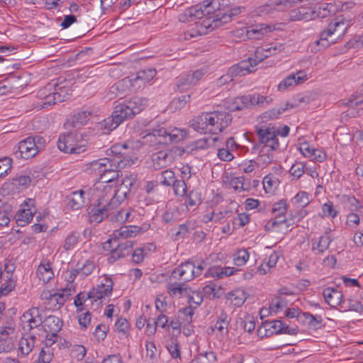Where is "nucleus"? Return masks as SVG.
I'll list each match as a JSON object with an SVG mask.
<instances>
[{
    "label": "nucleus",
    "mask_w": 363,
    "mask_h": 363,
    "mask_svg": "<svg viewBox=\"0 0 363 363\" xmlns=\"http://www.w3.org/2000/svg\"><path fill=\"white\" fill-rule=\"evenodd\" d=\"M243 177H235L231 180L233 187L237 191H247L250 184Z\"/></svg>",
    "instance_id": "nucleus-62"
},
{
    "label": "nucleus",
    "mask_w": 363,
    "mask_h": 363,
    "mask_svg": "<svg viewBox=\"0 0 363 363\" xmlns=\"http://www.w3.org/2000/svg\"><path fill=\"white\" fill-rule=\"evenodd\" d=\"M341 308L345 311H354L355 312H362L363 309L362 304L360 301L357 300L349 299L347 301H343Z\"/></svg>",
    "instance_id": "nucleus-57"
},
{
    "label": "nucleus",
    "mask_w": 363,
    "mask_h": 363,
    "mask_svg": "<svg viewBox=\"0 0 363 363\" xmlns=\"http://www.w3.org/2000/svg\"><path fill=\"white\" fill-rule=\"evenodd\" d=\"M31 183V178L29 176L21 175L16 177L12 180V186L16 190L20 191L24 189L28 188Z\"/></svg>",
    "instance_id": "nucleus-50"
},
{
    "label": "nucleus",
    "mask_w": 363,
    "mask_h": 363,
    "mask_svg": "<svg viewBox=\"0 0 363 363\" xmlns=\"http://www.w3.org/2000/svg\"><path fill=\"white\" fill-rule=\"evenodd\" d=\"M299 150L304 157L314 162H323L326 160V154L323 150L311 147L308 143H303Z\"/></svg>",
    "instance_id": "nucleus-27"
},
{
    "label": "nucleus",
    "mask_w": 363,
    "mask_h": 363,
    "mask_svg": "<svg viewBox=\"0 0 363 363\" xmlns=\"http://www.w3.org/2000/svg\"><path fill=\"white\" fill-rule=\"evenodd\" d=\"M250 105L264 107L273 101V98L270 96H263L259 94L249 95Z\"/></svg>",
    "instance_id": "nucleus-45"
},
{
    "label": "nucleus",
    "mask_w": 363,
    "mask_h": 363,
    "mask_svg": "<svg viewBox=\"0 0 363 363\" xmlns=\"http://www.w3.org/2000/svg\"><path fill=\"white\" fill-rule=\"evenodd\" d=\"M217 360L216 356L213 352H206L199 354L191 363H215Z\"/></svg>",
    "instance_id": "nucleus-55"
},
{
    "label": "nucleus",
    "mask_w": 363,
    "mask_h": 363,
    "mask_svg": "<svg viewBox=\"0 0 363 363\" xmlns=\"http://www.w3.org/2000/svg\"><path fill=\"white\" fill-rule=\"evenodd\" d=\"M304 323L311 329H318L320 327L323 319L320 315H313L310 313H303L302 314Z\"/></svg>",
    "instance_id": "nucleus-46"
},
{
    "label": "nucleus",
    "mask_w": 363,
    "mask_h": 363,
    "mask_svg": "<svg viewBox=\"0 0 363 363\" xmlns=\"http://www.w3.org/2000/svg\"><path fill=\"white\" fill-rule=\"evenodd\" d=\"M22 328L25 331L30 332L38 328L43 324V317L38 308H32L26 311L21 317Z\"/></svg>",
    "instance_id": "nucleus-15"
},
{
    "label": "nucleus",
    "mask_w": 363,
    "mask_h": 363,
    "mask_svg": "<svg viewBox=\"0 0 363 363\" xmlns=\"http://www.w3.org/2000/svg\"><path fill=\"white\" fill-rule=\"evenodd\" d=\"M80 238L79 233L72 232L65 238L63 245L66 251L72 250L78 243Z\"/></svg>",
    "instance_id": "nucleus-54"
},
{
    "label": "nucleus",
    "mask_w": 363,
    "mask_h": 363,
    "mask_svg": "<svg viewBox=\"0 0 363 363\" xmlns=\"http://www.w3.org/2000/svg\"><path fill=\"white\" fill-rule=\"evenodd\" d=\"M287 304L288 302L285 298L281 296H276L274 298H272L270 303L269 308L272 311L277 313L286 308L287 306Z\"/></svg>",
    "instance_id": "nucleus-58"
},
{
    "label": "nucleus",
    "mask_w": 363,
    "mask_h": 363,
    "mask_svg": "<svg viewBox=\"0 0 363 363\" xmlns=\"http://www.w3.org/2000/svg\"><path fill=\"white\" fill-rule=\"evenodd\" d=\"M90 112L80 111L72 116V123L74 127L85 124L89 120Z\"/></svg>",
    "instance_id": "nucleus-63"
},
{
    "label": "nucleus",
    "mask_w": 363,
    "mask_h": 363,
    "mask_svg": "<svg viewBox=\"0 0 363 363\" xmlns=\"http://www.w3.org/2000/svg\"><path fill=\"white\" fill-rule=\"evenodd\" d=\"M14 333L13 326H4L0 329V353L9 352L13 348Z\"/></svg>",
    "instance_id": "nucleus-26"
},
{
    "label": "nucleus",
    "mask_w": 363,
    "mask_h": 363,
    "mask_svg": "<svg viewBox=\"0 0 363 363\" xmlns=\"http://www.w3.org/2000/svg\"><path fill=\"white\" fill-rule=\"evenodd\" d=\"M146 98L134 96L117 104L111 117L105 121V126L109 130L116 128L124 121L133 118L140 113L147 106Z\"/></svg>",
    "instance_id": "nucleus-3"
},
{
    "label": "nucleus",
    "mask_w": 363,
    "mask_h": 363,
    "mask_svg": "<svg viewBox=\"0 0 363 363\" xmlns=\"http://www.w3.org/2000/svg\"><path fill=\"white\" fill-rule=\"evenodd\" d=\"M232 121V116L225 111L202 113L189 121L194 130L201 133L218 134L227 128Z\"/></svg>",
    "instance_id": "nucleus-2"
},
{
    "label": "nucleus",
    "mask_w": 363,
    "mask_h": 363,
    "mask_svg": "<svg viewBox=\"0 0 363 363\" xmlns=\"http://www.w3.org/2000/svg\"><path fill=\"white\" fill-rule=\"evenodd\" d=\"M45 140L40 135L34 137H28L20 141L18 144V151L19 157L28 160L35 157L45 146Z\"/></svg>",
    "instance_id": "nucleus-7"
},
{
    "label": "nucleus",
    "mask_w": 363,
    "mask_h": 363,
    "mask_svg": "<svg viewBox=\"0 0 363 363\" xmlns=\"http://www.w3.org/2000/svg\"><path fill=\"white\" fill-rule=\"evenodd\" d=\"M214 2L207 5H196L187 9L184 13L179 16L181 22H191L197 19H201L206 16L207 18L212 16L214 13L212 10L214 9Z\"/></svg>",
    "instance_id": "nucleus-10"
},
{
    "label": "nucleus",
    "mask_w": 363,
    "mask_h": 363,
    "mask_svg": "<svg viewBox=\"0 0 363 363\" xmlns=\"http://www.w3.org/2000/svg\"><path fill=\"white\" fill-rule=\"evenodd\" d=\"M137 89L135 88L134 82H133L131 77L129 76L114 84L110 88L109 92L116 97L122 98L123 96Z\"/></svg>",
    "instance_id": "nucleus-24"
},
{
    "label": "nucleus",
    "mask_w": 363,
    "mask_h": 363,
    "mask_svg": "<svg viewBox=\"0 0 363 363\" xmlns=\"http://www.w3.org/2000/svg\"><path fill=\"white\" fill-rule=\"evenodd\" d=\"M167 291L172 298H181L186 297L190 292V287L184 283H168Z\"/></svg>",
    "instance_id": "nucleus-29"
},
{
    "label": "nucleus",
    "mask_w": 363,
    "mask_h": 363,
    "mask_svg": "<svg viewBox=\"0 0 363 363\" xmlns=\"http://www.w3.org/2000/svg\"><path fill=\"white\" fill-rule=\"evenodd\" d=\"M318 16L315 11H312L310 8L300 7L291 11L290 18L292 21H310Z\"/></svg>",
    "instance_id": "nucleus-34"
},
{
    "label": "nucleus",
    "mask_w": 363,
    "mask_h": 363,
    "mask_svg": "<svg viewBox=\"0 0 363 363\" xmlns=\"http://www.w3.org/2000/svg\"><path fill=\"white\" fill-rule=\"evenodd\" d=\"M349 23L344 19L336 18L328 26L326 30L320 33V38L315 41L317 45L326 48L337 42L346 33Z\"/></svg>",
    "instance_id": "nucleus-4"
},
{
    "label": "nucleus",
    "mask_w": 363,
    "mask_h": 363,
    "mask_svg": "<svg viewBox=\"0 0 363 363\" xmlns=\"http://www.w3.org/2000/svg\"><path fill=\"white\" fill-rule=\"evenodd\" d=\"M152 161L154 168L159 169L172 162V156L166 151H160L152 155Z\"/></svg>",
    "instance_id": "nucleus-39"
},
{
    "label": "nucleus",
    "mask_w": 363,
    "mask_h": 363,
    "mask_svg": "<svg viewBox=\"0 0 363 363\" xmlns=\"http://www.w3.org/2000/svg\"><path fill=\"white\" fill-rule=\"evenodd\" d=\"M205 73L206 72L201 69L180 75L176 83L177 88L181 91L187 89L189 86L196 84Z\"/></svg>",
    "instance_id": "nucleus-20"
},
{
    "label": "nucleus",
    "mask_w": 363,
    "mask_h": 363,
    "mask_svg": "<svg viewBox=\"0 0 363 363\" xmlns=\"http://www.w3.org/2000/svg\"><path fill=\"white\" fill-rule=\"evenodd\" d=\"M189 294L186 295L187 303L194 308L199 306L203 302V296L199 291H194L190 288Z\"/></svg>",
    "instance_id": "nucleus-53"
},
{
    "label": "nucleus",
    "mask_w": 363,
    "mask_h": 363,
    "mask_svg": "<svg viewBox=\"0 0 363 363\" xmlns=\"http://www.w3.org/2000/svg\"><path fill=\"white\" fill-rule=\"evenodd\" d=\"M175 174L172 169H167L161 173V184L166 186H170L175 182Z\"/></svg>",
    "instance_id": "nucleus-60"
},
{
    "label": "nucleus",
    "mask_w": 363,
    "mask_h": 363,
    "mask_svg": "<svg viewBox=\"0 0 363 363\" xmlns=\"http://www.w3.org/2000/svg\"><path fill=\"white\" fill-rule=\"evenodd\" d=\"M194 306H189L184 307L179 311V316L182 318L183 322L186 324H190L192 321V317L194 314Z\"/></svg>",
    "instance_id": "nucleus-56"
},
{
    "label": "nucleus",
    "mask_w": 363,
    "mask_h": 363,
    "mask_svg": "<svg viewBox=\"0 0 363 363\" xmlns=\"http://www.w3.org/2000/svg\"><path fill=\"white\" fill-rule=\"evenodd\" d=\"M244 11H245V7L240 6L232 7L226 12L218 10L212 16L203 19L201 22V27L206 30H213L228 23L232 20L233 16H236Z\"/></svg>",
    "instance_id": "nucleus-6"
},
{
    "label": "nucleus",
    "mask_w": 363,
    "mask_h": 363,
    "mask_svg": "<svg viewBox=\"0 0 363 363\" xmlns=\"http://www.w3.org/2000/svg\"><path fill=\"white\" fill-rule=\"evenodd\" d=\"M186 132L184 130L174 128L167 130L164 128L154 129L151 133L147 134L145 139L152 145H168L177 143L184 138Z\"/></svg>",
    "instance_id": "nucleus-5"
},
{
    "label": "nucleus",
    "mask_w": 363,
    "mask_h": 363,
    "mask_svg": "<svg viewBox=\"0 0 363 363\" xmlns=\"http://www.w3.org/2000/svg\"><path fill=\"white\" fill-rule=\"evenodd\" d=\"M134 245V242L132 240H125L123 242L118 243L110 252L107 257V261L109 264H113L119 259L123 258L128 255Z\"/></svg>",
    "instance_id": "nucleus-23"
},
{
    "label": "nucleus",
    "mask_w": 363,
    "mask_h": 363,
    "mask_svg": "<svg viewBox=\"0 0 363 363\" xmlns=\"http://www.w3.org/2000/svg\"><path fill=\"white\" fill-rule=\"evenodd\" d=\"M41 326L45 332L52 334V337H55V335L57 334L62 328V321L55 315H49L43 320Z\"/></svg>",
    "instance_id": "nucleus-33"
},
{
    "label": "nucleus",
    "mask_w": 363,
    "mask_h": 363,
    "mask_svg": "<svg viewBox=\"0 0 363 363\" xmlns=\"http://www.w3.org/2000/svg\"><path fill=\"white\" fill-rule=\"evenodd\" d=\"M229 298L235 306H240L245 303L246 296L243 290L236 289L229 293Z\"/></svg>",
    "instance_id": "nucleus-52"
},
{
    "label": "nucleus",
    "mask_w": 363,
    "mask_h": 363,
    "mask_svg": "<svg viewBox=\"0 0 363 363\" xmlns=\"http://www.w3.org/2000/svg\"><path fill=\"white\" fill-rule=\"evenodd\" d=\"M92 190L91 189H80L71 192L66 199L67 206L72 210H78L84 207L89 200Z\"/></svg>",
    "instance_id": "nucleus-16"
},
{
    "label": "nucleus",
    "mask_w": 363,
    "mask_h": 363,
    "mask_svg": "<svg viewBox=\"0 0 363 363\" xmlns=\"http://www.w3.org/2000/svg\"><path fill=\"white\" fill-rule=\"evenodd\" d=\"M113 285L112 279L105 277L99 285L89 291L91 305L96 306V308L101 306L104 301L111 295Z\"/></svg>",
    "instance_id": "nucleus-9"
},
{
    "label": "nucleus",
    "mask_w": 363,
    "mask_h": 363,
    "mask_svg": "<svg viewBox=\"0 0 363 363\" xmlns=\"http://www.w3.org/2000/svg\"><path fill=\"white\" fill-rule=\"evenodd\" d=\"M277 0H272L268 3L256 8L255 12L257 16H260L272 14V13L277 10V7L280 6L279 5L275 4Z\"/></svg>",
    "instance_id": "nucleus-49"
},
{
    "label": "nucleus",
    "mask_w": 363,
    "mask_h": 363,
    "mask_svg": "<svg viewBox=\"0 0 363 363\" xmlns=\"http://www.w3.org/2000/svg\"><path fill=\"white\" fill-rule=\"evenodd\" d=\"M126 164L123 160H118L116 159H113L111 162L112 168H110V170H108L104 173L102 176L101 181L103 183H109L116 179H117L119 176L118 172L117 170L118 168H123Z\"/></svg>",
    "instance_id": "nucleus-36"
},
{
    "label": "nucleus",
    "mask_w": 363,
    "mask_h": 363,
    "mask_svg": "<svg viewBox=\"0 0 363 363\" xmlns=\"http://www.w3.org/2000/svg\"><path fill=\"white\" fill-rule=\"evenodd\" d=\"M287 210V203L285 200H280L275 203L272 207V213L277 217L285 218V213Z\"/></svg>",
    "instance_id": "nucleus-61"
},
{
    "label": "nucleus",
    "mask_w": 363,
    "mask_h": 363,
    "mask_svg": "<svg viewBox=\"0 0 363 363\" xmlns=\"http://www.w3.org/2000/svg\"><path fill=\"white\" fill-rule=\"evenodd\" d=\"M306 76H297L292 74L285 79H284L279 84L278 89L279 91H284L289 87L296 86L304 81Z\"/></svg>",
    "instance_id": "nucleus-42"
},
{
    "label": "nucleus",
    "mask_w": 363,
    "mask_h": 363,
    "mask_svg": "<svg viewBox=\"0 0 363 363\" xmlns=\"http://www.w3.org/2000/svg\"><path fill=\"white\" fill-rule=\"evenodd\" d=\"M236 271L237 270L235 269L234 267H222L220 266H213L211 267L208 268L204 274V277L206 278L213 277L216 279H222L223 277L233 275Z\"/></svg>",
    "instance_id": "nucleus-31"
},
{
    "label": "nucleus",
    "mask_w": 363,
    "mask_h": 363,
    "mask_svg": "<svg viewBox=\"0 0 363 363\" xmlns=\"http://www.w3.org/2000/svg\"><path fill=\"white\" fill-rule=\"evenodd\" d=\"M174 193L179 196H184L187 192V185L184 179H176L172 185Z\"/></svg>",
    "instance_id": "nucleus-59"
},
{
    "label": "nucleus",
    "mask_w": 363,
    "mask_h": 363,
    "mask_svg": "<svg viewBox=\"0 0 363 363\" xmlns=\"http://www.w3.org/2000/svg\"><path fill=\"white\" fill-rule=\"evenodd\" d=\"M275 30L272 24L259 23L246 28V37L250 40H259Z\"/></svg>",
    "instance_id": "nucleus-25"
},
{
    "label": "nucleus",
    "mask_w": 363,
    "mask_h": 363,
    "mask_svg": "<svg viewBox=\"0 0 363 363\" xmlns=\"http://www.w3.org/2000/svg\"><path fill=\"white\" fill-rule=\"evenodd\" d=\"M323 296L325 302L333 308L341 306L343 302L342 292L331 287L325 289L323 291Z\"/></svg>",
    "instance_id": "nucleus-30"
},
{
    "label": "nucleus",
    "mask_w": 363,
    "mask_h": 363,
    "mask_svg": "<svg viewBox=\"0 0 363 363\" xmlns=\"http://www.w3.org/2000/svg\"><path fill=\"white\" fill-rule=\"evenodd\" d=\"M284 322L281 320H274L270 322L265 323V333L264 335H272V334L281 333L283 330Z\"/></svg>",
    "instance_id": "nucleus-47"
},
{
    "label": "nucleus",
    "mask_w": 363,
    "mask_h": 363,
    "mask_svg": "<svg viewBox=\"0 0 363 363\" xmlns=\"http://www.w3.org/2000/svg\"><path fill=\"white\" fill-rule=\"evenodd\" d=\"M255 62H253L252 58H249L247 60H242L230 67L227 72V74L220 77L218 79L219 83L225 84L228 81L233 80V78L238 76H244L249 73L252 72L255 70Z\"/></svg>",
    "instance_id": "nucleus-12"
},
{
    "label": "nucleus",
    "mask_w": 363,
    "mask_h": 363,
    "mask_svg": "<svg viewBox=\"0 0 363 363\" xmlns=\"http://www.w3.org/2000/svg\"><path fill=\"white\" fill-rule=\"evenodd\" d=\"M255 132L261 144L269 147L270 150H276L279 148V143L274 126L269 125L256 127Z\"/></svg>",
    "instance_id": "nucleus-11"
},
{
    "label": "nucleus",
    "mask_w": 363,
    "mask_h": 363,
    "mask_svg": "<svg viewBox=\"0 0 363 363\" xmlns=\"http://www.w3.org/2000/svg\"><path fill=\"white\" fill-rule=\"evenodd\" d=\"M53 85L48 84L38 91V97L42 99L43 106H51L57 102H62L66 100V96H62V91H52Z\"/></svg>",
    "instance_id": "nucleus-18"
},
{
    "label": "nucleus",
    "mask_w": 363,
    "mask_h": 363,
    "mask_svg": "<svg viewBox=\"0 0 363 363\" xmlns=\"http://www.w3.org/2000/svg\"><path fill=\"white\" fill-rule=\"evenodd\" d=\"M284 49V45L277 42L259 47L255 50V57L252 58L253 62H255V65H257L265 58L277 55Z\"/></svg>",
    "instance_id": "nucleus-14"
},
{
    "label": "nucleus",
    "mask_w": 363,
    "mask_h": 363,
    "mask_svg": "<svg viewBox=\"0 0 363 363\" xmlns=\"http://www.w3.org/2000/svg\"><path fill=\"white\" fill-rule=\"evenodd\" d=\"M73 291L74 289L72 286L59 289L56 292H52L50 290H43L40 294V298L42 300L48 301L50 303L54 306H55V304L62 306L67 301Z\"/></svg>",
    "instance_id": "nucleus-13"
},
{
    "label": "nucleus",
    "mask_w": 363,
    "mask_h": 363,
    "mask_svg": "<svg viewBox=\"0 0 363 363\" xmlns=\"http://www.w3.org/2000/svg\"><path fill=\"white\" fill-rule=\"evenodd\" d=\"M116 208H115L114 209H113V211H111V213H110L108 215L104 216L103 219L108 216H111V220L112 221L118 222V223H121L128 222V221H130L132 220V218H130L131 214H132V211L130 209L123 208V209L116 211Z\"/></svg>",
    "instance_id": "nucleus-38"
},
{
    "label": "nucleus",
    "mask_w": 363,
    "mask_h": 363,
    "mask_svg": "<svg viewBox=\"0 0 363 363\" xmlns=\"http://www.w3.org/2000/svg\"><path fill=\"white\" fill-rule=\"evenodd\" d=\"M157 71L154 68H147L140 70L135 76H130L133 82H134L135 88L137 89L140 88L145 84L151 81L156 75Z\"/></svg>",
    "instance_id": "nucleus-28"
},
{
    "label": "nucleus",
    "mask_w": 363,
    "mask_h": 363,
    "mask_svg": "<svg viewBox=\"0 0 363 363\" xmlns=\"http://www.w3.org/2000/svg\"><path fill=\"white\" fill-rule=\"evenodd\" d=\"M35 213V208L34 206V201L28 199L25 204L21 206L16 214V223L19 226H24L28 224L33 218Z\"/></svg>",
    "instance_id": "nucleus-21"
},
{
    "label": "nucleus",
    "mask_w": 363,
    "mask_h": 363,
    "mask_svg": "<svg viewBox=\"0 0 363 363\" xmlns=\"http://www.w3.org/2000/svg\"><path fill=\"white\" fill-rule=\"evenodd\" d=\"M77 312L79 313L78 320L80 326L83 328H86L91 322V313L89 311L84 312L82 308H78Z\"/></svg>",
    "instance_id": "nucleus-64"
},
{
    "label": "nucleus",
    "mask_w": 363,
    "mask_h": 363,
    "mask_svg": "<svg viewBox=\"0 0 363 363\" xmlns=\"http://www.w3.org/2000/svg\"><path fill=\"white\" fill-rule=\"evenodd\" d=\"M35 347V337L30 335L28 337H22L18 342V355L21 357L28 356Z\"/></svg>",
    "instance_id": "nucleus-35"
},
{
    "label": "nucleus",
    "mask_w": 363,
    "mask_h": 363,
    "mask_svg": "<svg viewBox=\"0 0 363 363\" xmlns=\"http://www.w3.org/2000/svg\"><path fill=\"white\" fill-rule=\"evenodd\" d=\"M138 187V177L136 174H130L125 176L118 189H113L107 185L104 188V195L99 197L96 207L92 210L89 218L91 222L100 223L104 216L108 215L111 211L117 208L121 201L127 198L132 189Z\"/></svg>",
    "instance_id": "nucleus-1"
},
{
    "label": "nucleus",
    "mask_w": 363,
    "mask_h": 363,
    "mask_svg": "<svg viewBox=\"0 0 363 363\" xmlns=\"http://www.w3.org/2000/svg\"><path fill=\"white\" fill-rule=\"evenodd\" d=\"M112 161L113 159L107 157L94 160L86 164V171L95 174L101 180L104 173L112 168Z\"/></svg>",
    "instance_id": "nucleus-22"
},
{
    "label": "nucleus",
    "mask_w": 363,
    "mask_h": 363,
    "mask_svg": "<svg viewBox=\"0 0 363 363\" xmlns=\"http://www.w3.org/2000/svg\"><path fill=\"white\" fill-rule=\"evenodd\" d=\"M57 147L60 150L71 154H80L86 150L83 141H79L77 135L72 133L61 135L57 141Z\"/></svg>",
    "instance_id": "nucleus-8"
},
{
    "label": "nucleus",
    "mask_w": 363,
    "mask_h": 363,
    "mask_svg": "<svg viewBox=\"0 0 363 363\" xmlns=\"http://www.w3.org/2000/svg\"><path fill=\"white\" fill-rule=\"evenodd\" d=\"M298 106L296 104L286 103L284 106L279 108H274L271 110L267 111L263 113V118L265 119H274L279 117V115L283 113L285 111L289 108H293Z\"/></svg>",
    "instance_id": "nucleus-44"
},
{
    "label": "nucleus",
    "mask_w": 363,
    "mask_h": 363,
    "mask_svg": "<svg viewBox=\"0 0 363 363\" xmlns=\"http://www.w3.org/2000/svg\"><path fill=\"white\" fill-rule=\"evenodd\" d=\"M218 138L216 136H210L199 139L191 145V150H205L210 147L216 146Z\"/></svg>",
    "instance_id": "nucleus-40"
},
{
    "label": "nucleus",
    "mask_w": 363,
    "mask_h": 363,
    "mask_svg": "<svg viewBox=\"0 0 363 363\" xmlns=\"http://www.w3.org/2000/svg\"><path fill=\"white\" fill-rule=\"evenodd\" d=\"M195 263L187 261L177 267L171 274V277L176 280L189 281L195 278Z\"/></svg>",
    "instance_id": "nucleus-19"
},
{
    "label": "nucleus",
    "mask_w": 363,
    "mask_h": 363,
    "mask_svg": "<svg viewBox=\"0 0 363 363\" xmlns=\"http://www.w3.org/2000/svg\"><path fill=\"white\" fill-rule=\"evenodd\" d=\"M290 224L286 218H280L276 216L274 219L269 220L265 224L267 231L284 232L287 231Z\"/></svg>",
    "instance_id": "nucleus-32"
},
{
    "label": "nucleus",
    "mask_w": 363,
    "mask_h": 363,
    "mask_svg": "<svg viewBox=\"0 0 363 363\" xmlns=\"http://www.w3.org/2000/svg\"><path fill=\"white\" fill-rule=\"evenodd\" d=\"M298 106L296 104L286 103L284 106L279 108H274L271 110L267 111L263 113V118L265 119H274L279 117V115L283 113L285 111L289 108H293Z\"/></svg>",
    "instance_id": "nucleus-43"
},
{
    "label": "nucleus",
    "mask_w": 363,
    "mask_h": 363,
    "mask_svg": "<svg viewBox=\"0 0 363 363\" xmlns=\"http://www.w3.org/2000/svg\"><path fill=\"white\" fill-rule=\"evenodd\" d=\"M141 228L135 225L122 226L119 229L113 231L111 238H110L104 246V249L111 247L113 242H116L119 240H127L134 238L140 233Z\"/></svg>",
    "instance_id": "nucleus-17"
},
{
    "label": "nucleus",
    "mask_w": 363,
    "mask_h": 363,
    "mask_svg": "<svg viewBox=\"0 0 363 363\" xmlns=\"http://www.w3.org/2000/svg\"><path fill=\"white\" fill-rule=\"evenodd\" d=\"M248 96H242L233 99L230 108L232 111H240L250 105Z\"/></svg>",
    "instance_id": "nucleus-51"
},
{
    "label": "nucleus",
    "mask_w": 363,
    "mask_h": 363,
    "mask_svg": "<svg viewBox=\"0 0 363 363\" xmlns=\"http://www.w3.org/2000/svg\"><path fill=\"white\" fill-rule=\"evenodd\" d=\"M230 322V318L226 313L222 311L218 315V319L212 328V330H217L221 336H226L228 334V326Z\"/></svg>",
    "instance_id": "nucleus-37"
},
{
    "label": "nucleus",
    "mask_w": 363,
    "mask_h": 363,
    "mask_svg": "<svg viewBox=\"0 0 363 363\" xmlns=\"http://www.w3.org/2000/svg\"><path fill=\"white\" fill-rule=\"evenodd\" d=\"M331 242H332V239L329 236H328V235L321 236L319 238L318 241L313 242L312 250L313 251L317 250L319 253H323L329 247V245Z\"/></svg>",
    "instance_id": "nucleus-48"
},
{
    "label": "nucleus",
    "mask_w": 363,
    "mask_h": 363,
    "mask_svg": "<svg viewBox=\"0 0 363 363\" xmlns=\"http://www.w3.org/2000/svg\"><path fill=\"white\" fill-rule=\"evenodd\" d=\"M37 276L43 283H48L54 274L49 262H42L38 267L36 272Z\"/></svg>",
    "instance_id": "nucleus-41"
}]
</instances>
